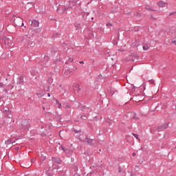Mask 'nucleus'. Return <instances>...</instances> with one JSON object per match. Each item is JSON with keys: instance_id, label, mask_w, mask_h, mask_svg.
Here are the masks:
<instances>
[{"instance_id": "obj_1", "label": "nucleus", "mask_w": 176, "mask_h": 176, "mask_svg": "<svg viewBox=\"0 0 176 176\" xmlns=\"http://www.w3.org/2000/svg\"><path fill=\"white\" fill-rule=\"evenodd\" d=\"M3 41H4V43L6 45H10V43H12V41H13V37H3Z\"/></svg>"}, {"instance_id": "obj_2", "label": "nucleus", "mask_w": 176, "mask_h": 176, "mask_svg": "<svg viewBox=\"0 0 176 176\" xmlns=\"http://www.w3.org/2000/svg\"><path fill=\"white\" fill-rule=\"evenodd\" d=\"M52 162H54V163L60 164V163H61V160L57 157H52Z\"/></svg>"}, {"instance_id": "obj_3", "label": "nucleus", "mask_w": 176, "mask_h": 176, "mask_svg": "<svg viewBox=\"0 0 176 176\" xmlns=\"http://www.w3.org/2000/svg\"><path fill=\"white\" fill-rule=\"evenodd\" d=\"M157 5L160 6V8H163L164 6L167 5V3H164V1H159Z\"/></svg>"}, {"instance_id": "obj_4", "label": "nucleus", "mask_w": 176, "mask_h": 176, "mask_svg": "<svg viewBox=\"0 0 176 176\" xmlns=\"http://www.w3.org/2000/svg\"><path fill=\"white\" fill-rule=\"evenodd\" d=\"M32 24L34 25V27H39V21L36 20L33 21Z\"/></svg>"}, {"instance_id": "obj_5", "label": "nucleus", "mask_w": 176, "mask_h": 176, "mask_svg": "<svg viewBox=\"0 0 176 176\" xmlns=\"http://www.w3.org/2000/svg\"><path fill=\"white\" fill-rule=\"evenodd\" d=\"M149 47H151V46L149 45V44H145V45L143 46V50H148V49H149Z\"/></svg>"}, {"instance_id": "obj_6", "label": "nucleus", "mask_w": 176, "mask_h": 176, "mask_svg": "<svg viewBox=\"0 0 176 176\" xmlns=\"http://www.w3.org/2000/svg\"><path fill=\"white\" fill-rule=\"evenodd\" d=\"M132 135L133 137H135V138H136V140H138L139 142L141 141V140L139 138L140 135H138V134L132 133Z\"/></svg>"}, {"instance_id": "obj_7", "label": "nucleus", "mask_w": 176, "mask_h": 176, "mask_svg": "<svg viewBox=\"0 0 176 176\" xmlns=\"http://www.w3.org/2000/svg\"><path fill=\"white\" fill-rule=\"evenodd\" d=\"M3 113H6V115H9V113H10V110H9V109L5 110L3 111Z\"/></svg>"}, {"instance_id": "obj_8", "label": "nucleus", "mask_w": 176, "mask_h": 176, "mask_svg": "<svg viewBox=\"0 0 176 176\" xmlns=\"http://www.w3.org/2000/svg\"><path fill=\"white\" fill-rule=\"evenodd\" d=\"M56 104L58 105V108H61V103H60V102H58V100H56Z\"/></svg>"}, {"instance_id": "obj_9", "label": "nucleus", "mask_w": 176, "mask_h": 176, "mask_svg": "<svg viewBox=\"0 0 176 176\" xmlns=\"http://www.w3.org/2000/svg\"><path fill=\"white\" fill-rule=\"evenodd\" d=\"M145 9H146V10H152V8L149 6H146Z\"/></svg>"}, {"instance_id": "obj_10", "label": "nucleus", "mask_w": 176, "mask_h": 176, "mask_svg": "<svg viewBox=\"0 0 176 176\" xmlns=\"http://www.w3.org/2000/svg\"><path fill=\"white\" fill-rule=\"evenodd\" d=\"M123 172V168L122 167H118V173H122Z\"/></svg>"}, {"instance_id": "obj_11", "label": "nucleus", "mask_w": 176, "mask_h": 176, "mask_svg": "<svg viewBox=\"0 0 176 176\" xmlns=\"http://www.w3.org/2000/svg\"><path fill=\"white\" fill-rule=\"evenodd\" d=\"M135 15H136L138 17H141V14L139 12H135Z\"/></svg>"}, {"instance_id": "obj_12", "label": "nucleus", "mask_w": 176, "mask_h": 176, "mask_svg": "<svg viewBox=\"0 0 176 176\" xmlns=\"http://www.w3.org/2000/svg\"><path fill=\"white\" fill-rule=\"evenodd\" d=\"M133 119L135 120H139V118H138L137 116H133Z\"/></svg>"}, {"instance_id": "obj_13", "label": "nucleus", "mask_w": 176, "mask_h": 176, "mask_svg": "<svg viewBox=\"0 0 176 176\" xmlns=\"http://www.w3.org/2000/svg\"><path fill=\"white\" fill-rule=\"evenodd\" d=\"M65 108H71V105L69 104H66Z\"/></svg>"}, {"instance_id": "obj_14", "label": "nucleus", "mask_w": 176, "mask_h": 176, "mask_svg": "<svg viewBox=\"0 0 176 176\" xmlns=\"http://www.w3.org/2000/svg\"><path fill=\"white\" fill-rule=\"evenodd\" d=\"M4 85L3 82H0V87H3Z\"/></svg>"}, {"instance_id": "obj_15", "label": "nucleus", "mask_w": 176, "mask_h": 176, "mask_svg": "<svg viewBox=\"0 0 176 176\" xmlns=\"http://www.w3.org/2000/svg\"><path fill=\"white\" fill-rule=\"evenodd\" d=\"M61 148L63 149V151H64V152H65V148H64V146H61Z\"/></svg>"}, {"instance_id": "obj_16", "label": "nucleus", "mask_w": 176, "mask_h": 176, "mask_svg": "<svg viewBox=\"0 0 176 176\" xmlns=\"http://www.w3.org/2000/svg\"><path fill=\"white\" fill-rule=\"evenodd\" d=\"M68 72H69V71H67V72H65V76H68V74H68Z\"/></svg>"}, {"instance_id": "obj_17", "label": "nucleus", "mask_w": 176, "mask_h": 176, "mask_svg": "<svg viewBox=\"0 0 176 176\" xmlns=\"http://www.w3.org/2000/svg\"><path fill=\"white\" fill-rule=\"evenodd\" d=\"M158 130H160V129H163V126H160L157 127Z\"/></svg>"}, {"instance_id": "obj_18", "label": "nucleus", "mask_w": 176, "mask_h": 176, "mask_svg": "<svg viewBox=\"0 0 176 176\" xmlns=\"http://www.w3.org/2000/svg\"><path fill=\"white\" fill-rule=\"evenodd\" d=\"M61 134H63V131H60V132H59V135H60V137H61Z\"/></svg>"}, {"instance_id": "obj_19", "label": "nucleus", "mask_w": 176, "mask_h": 176, "mask_svg": "<svg viewBox=\"0 0 176 176\" xmlns=\"http://www.w3.org/2000/svg\"><path fill=\"white\" fill-rule=\"evenodd\" d=\"M69 60H70L71 63H73V62H74V59L69 58Z\"/></svg>"}, {"instance_id": "obj_20", "label": "nucleus", "mask_w": 176, "mask_h": 176, "mask_svg": "<svg viewBox=\"0 0 176 176\" xmlns=\"http://www.w3.org/2000/svg\"><path fill=\"white\" fill-rule=\"evenodd\" d=\"M85 63V62H83V61H80V64H84Z\"/></svg>"}, {"instance_id": "obj_21", "label": "nucleus", "mask_w": 176, "mask_h": 176, "mask_svg": "<svg viewBox=\"0 0 176 176\" xmlns=\"http://www.w3.org/2000/svg\"><path fill=\"white\" fill-rule=\"evenodd\" d=\"M172 43H176V41H175V40H174V41H172Z\"/></svg>"}, {"instance_id": "obj_22", "label": "nucleus", "mask_w": 176, "mask_h": 176, "mask_svg": "<svg viewBox=\"0 0 176 176\" xmlns=\"http://www.w3.org/2000/svg\"><path fill=\"white\" fill-rule=\"evenodd\" d=\"M132 156H135V153H133L132 154Z\"/></svg>"}, {"instance_id": "obj_23", "label": "nucleus", "mask_w": 176, "mask_h": 176, "mask_svg": "<svg viewBox=\"0 0 176 176\" xmlns=\"http://www.w3.org/2000/svg\"><path fill=\"white\" fill-rule=\"evenodd\" d=\"M47 96H48V97H50V94L48 93V94H47Z\"/></svg>"}, {"instance_id": "obj_24", "label": "nucleus", "mask_w": 176, "mask_h": 176, "mask_svg": "<svg viewBox=\"0 0 176 176\" xmlns=\"http://www.w3.org/2000/svg\"><path fill=\"white\" fill-rule=\"evenodd\" d=\"M171 14H174V13H173V12H172V13H170V16H171Z\"/></svg>"}, {"instance_id": "obj_25", "label": "nucleus", "mask_w": 176, "mask_h": 176, "mask_svg": "<svg viewBox=\"0 0 176 176\" xmlns=\"http://www.w3.org/2000/svg\"><path fill=\"white\" fill-rule=\"evenodd\" d=\"M22 25H24V23H22Z\"/></svg>"}, {"instance_id": "obj_26", "label": "nucleus", "mask_w": 176, "mask_h": 176, "mask_svg": "<svg viewBox=\"0 0 176 176\" xmlns=\"http://www.w3.org/2000/svg\"><path fill=\"white\" fill-rule=\"evenodd\" d=\"M22 42H24V39L22 40Z\"/></svg>"}, {"instance_id": "obj_27", "label": "nucleus", "mask_w": 176, "mask_h": 176, "mask_svg": "<svg viewBox=\"0 0 176 176\" xmlns=\"http://www.w3.org/2000/svg\"><path fill=\"white\" fill-rule=\"evenodd\" d=\"M28 43H30V41H28Z\"/></svg>"}]
</instances>
